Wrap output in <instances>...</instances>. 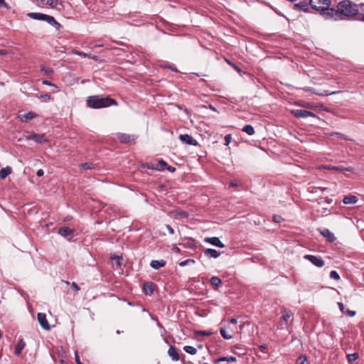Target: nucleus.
Here are the masks:
<instances>
[{
    "instance_id": "nucleus-36",
    "label": "nucleus",
    "mask_w": 364,
    "mask_h": 364,
    "mask_svg": "<svg viewBox=\"0 0 364 364\" xmlns=\"http://www.w3.org/2000/svg\"><path fill=\"white\" fill-rule=\"evenodd\" d=\"M294 7L298 9L306 10V8H307V4H306V2H300V3H298V4H296L294 5Z\"/></svg>"
},
{
    "instance_id": "nucleus-49",
    "label": "nucleus",
    "mask_w": 364,
    "mask_h": 364,
    "mask_svg": "<svg viewBox=\"0 0 364 364\" xmlns=\"http://www.w3.org/2000/svg\"><path fill=\"white\" fill-rule=\"evenodd\" d=\"M2 6L6 9L9 8V5L5 2L4 0H0V8Z\"/></svg>"
},
{
    "instance_id": "nucleus-8",
    "label": "nucleus",
    "mask_w": 364,
    "mask_h": 364,
    "mask_svg": "<svg viewBox=\"0 0 364 364\" xmlns=\"http://www.w3.org/2000/svg\"><path fill=\"white\" fill-rule=\"evenodd\" d=\"M27 140H33L37 144H43L48 141L46 134H31L26 136Z\"/></svg>"
},
{
    "instance_id": "nucleus-19",
    "label": "nucleus",
    "mask_w": 364,
    "mask_h": 364,
    "mask_svg": "<svg viewBox=\"0 0 364 364\" xmlns=\"http://www.w3.org/2000/svg\"><path fill=\"white\" fill-rule=\"evenodd\" d=\"M168 354L173 360L177 361L179 360L178 350L175 347L171 346L168 350Z\"/></svg>"
},
{
    "instance_id": "nucleus-62",
    "label": "nucleus",
    "mask_w": 364,
    "mask_h": 364,
    "mask_svg": "<svg viewBox=\"0 0 364 364\" xmlns=\"http://www.w3.org/2000/svg\"><path fill=\"white\" fill-rule=\"evenodd\" d=\"M6 54V51L5 50H0V55H5Z\"/></svg>"
},
{
    "instance_id": "nucleus-11",
    "label": "nucleus",
    "mask_w": 364,
    "mask_h": 364,
    "mask_svg": "<svg viewBox=\"0 0 364 364\" xmlns=\"http://www.w3.org/2000/svg\"><path fill=\"white\" fill-rule=\"evenodd\" d=\"M38 321L41 326L45 330H50V326L46 319V316L43 313H38L37 315Z\"/></svg>"
},
{
    "instance_id": "nucleus-12",
    "label": "nucleus",
    "mask_w": 364,
    "mask_h": 364,
    "mask_svg": "<svg viewBox=\"0 0 364 364\" xmlns=\"http://www.w3.org/2000/svg\"><path fill=\"white\" fill-rule=\"evenodd\" d=\"M167 166V164L164 160H160L157 164H147L146 167L149 169H154L159 171H164Z\"/></svg>"
},
{
    "instance_id": "nucleus-31",
    "label": "nucleus",
    "mask_w": 364,
    "mask_h": 364,
    "mask_svg": "<svg viewBox=\"0 0 364 364\" xmlns=\"http://www.w3.org/2000/svg\"><path fill=\"white\" fill-rule=\"evenodd\" d=\"M210 284L215 287H218L220 284H221V279L218 277H213L210 278Z\"/></svg>"
},
{
    "instance_id": "nucleus-29",
    "label": "nucleus",
    "mask_w": 364,
    "mask_h": 364,
    "mask_svg": "<svg viewBox=\"0 0 364 364\" xmlns=\"http://www.w3.org/2000/svg\"><path fill=\"white\" fill-rule=\"evenodd\" d=\"M291 316V314L289 311L284 310L283 311L282 316L281 317V320L282 321H284L285 323V324H287L288 323Z\"/></svg>"
},
{
    "instance_id": "nucleus-59",
    "label": "nucleus",
    "mask_w": 364,
    "mask_h": 364,
    "mask_svg": "<svg viewBox=\"0 0 364 364\" xmlns=\"http://www.w3.org/2000/svg\"><path fill=\"white\" fill-rule=\"evenodd\" d=\"M112 259L116 260L118 264H119V262L121 260V257L119 256L113 257Z\"/></svg>"
},
{
    "instance_id": "nucleus-55",
    "label": "nucleus",
    "mask_w": 364,
    "mask_h": 364,
    "mask_svg": "<svg viewBox=\"0 0 364 364\" xmlns=\"http://www.w3.org/2000/svg\"><path fill=\"white\" fill-rule=\"evenodd\" d=\"M281 219H282L281 217L279 216V215H274V221L276 222V223H279Z\"/></svg>"
},
{
    "instance_id": "nucleus-24",
    "label": "nucleus",
    "mask_w": 364,
    "mask_h": 364,
    "mask_svg": "<svg viewBox=\"0 0 364 364\" xmlns=\"http://www.w3.org/2000/svg\"><path fill=\"white\" fill-rule=\"evenodd\" d=\"M304 90L306 92H312L314 94H316V95H318L320 96H327V95H333V94L336 93V92H328L327 91H323L322 92H316L311 87H304Z\"/></svg>"
},
{
    "instance_id": "nucleus-3",
    "label": "nucleus",
    "mask_w": 364,
    "mask_h": 364,
    "mask_svg": "<svg viewBox=\"0 0 364 364\" xmlns=\"http://www.w3.org/2000/svg\"><path fill=\"white\" fill-rule=\"evenodd\" d=\"M338 12L345 17H350L357 14L358 9L356 5L348 1H344L338 4Z\"/></svg>"
},
{
    "instance_id": "nucleus-48",
    "label": "nucleus",
    "mask_w": 364,
    "mask_h": 364,
    "mask_svg": "<svg viewBox=\"0 0 364 364\" xmlns=\"http://www.w3.org/2000/svg\"><path fill=\"white\" fill-rule=\"evenodd\" d=\"M338 305L339 309L343 314L345 312V306H344L343 304L341 302H338Z\"/></svg>"
},
{
    "instance_id": "nucleus-33",
    "label": "nucleus",
    "mask_w": 364,
    "mask_h": 364,
    "mask_svg": "<svg viewBox=\"0 0 364 364\" xmlns=\"http://www.w3.org/2000/svg\"><path fill=\"white\" fill-rule=\"evenodd\" d=\"M118 138L122 143H127L130 140V136L126 134H118Z\"/></svg>"
},
{
    "instance_id": "nucleus-18",
    "label": "nucleus",
    "mask_w": 364,
    "mask_h": 364,
    "mask_svg": "<svg viewBox=\"0 0 364 364\" xmlns=\"http://www.w3.org/2000/svg\"><path fill=\"white\" fill-rule=\"evenodd\" d=\"M204 254L208 257L218 258L220 253L217 250L211 248H208L204 250Z\"/></svg>"
},
{
    "instance_id": "nucleus-47",
    "label": "nucleus",
    "mask_w": 364,
    "mask_h": 364,
    "mask_svg": "<svg viewBox=\"0 0 364 364\" xmlns=\"http://www.w3.org/2000/svg\"><path fill=\"white\" fill-rule=\"evenodd\" d=\"M71 288L75 291H78L80 290V287L75 282H73L71 284Z\"/></svg>"
},
{
    "instance_id": "nucleus-64",
    "label": "nucleus",
    "mask_w": 364,
    "mask_h": 364,
    "mask_svg": "<svg viewBox=\"0 0 364 364\" xmlns=\"http://www.w3.org/2000/svg\"><path fill=\"white\" fill-rule=\"evenodd\" d=\"M168 68H170L171 70H172L173 71H176V69L174 68L173 66H168Z\"/></svg>"
},
{
    "instance_id": "nucleus-17",
    "label": "nucleus",
    "mask_w": 364,
    "mask_h": 364,
    "mask_svg": "<svg viewBox=\"0 0 364 364\" xmlns=\"http://www.w3.org/2000/svg\"><path fill=\"white\" fill-rule=\"evenodd\" d=\"M73 233V230L68 227H63L59 229L58 234L64 237H68Z\"/></svg>"
},
{
    "instance_id": "nucleus-30",
    "label": "nucleus",
    "mask_w": 364,
    "mask_h": 364,
    "mask_svg": "<svg viewBox=\"0 0 364 364\" xmlns=\"http://www.w3.org/2000/svg\"><path fill=\"white\" fill-rule=\"evenodd\" d=\"M242 132L247 133L248 135H253L255 134V129L250 124H247L242 128Z\"/></svg>"
},
{
    "instance_id": "nucleus-7",
    "label": "nucleus",
    "mask_w": 364,
    "mask_h": 364,
    "mask_svg": "<svg viewBox=\"0 0 364 364\" xmlns=\"http://www.w3.org/2000/svg\"><path fill=\"white\" fill-rule=\"evenodd\" d=\"M304 258L310 261L313 264L318 267H322L324 265V261L319 256L306 255Z\"/></svg>"
},
{
    "instance_id": "nucleus-38",
    "label": "nucleus",
    "mask_w": 364,
    "mask_h": 364,
    "mask_svg": "<svg viewBox=\"0 0 364 364\" xmlns=\"http://www.w3.org/2000/svg\"><path fill=\"white\" fill-rule=\"evenodd\" d=\"M358 353H352V354L348 355V360L349 363H352V362L355 361V360L358 359Z\"/></svg>"
},
{
    "instance_id": "nucleus-14",
    "label": "nucleus",
    "mask_w": 364,
    "mask_h": 364,
    "mask_svg": "<svg viewBox=\"0 0 364 364\" xmlns=\"http://www.w3.org/2000/svg\"><path fill=\"white\" fill-rule=\"evenodd\" d=\"M320 233L329 242H332L336 240L334 234L328 229H323L320 230Z\"/></svg>"
},
{
    "instance_id": "nucleus-15",
    "label": "nucleus",
    "mask_w": 364,
    "mask_h": 364,
    "mask_svg": "<svg viewBox=\"0 0 364 364\" xmlns=\"http://www.w3.org/2000/svg\"><path fill=\"white\" fill-rule=\"evenodd\" d=\"M43 21H46L48 24L53 26L56 29H59L61 27V25L55 19L54 17L47 14L46 15Z\"/></svg>"
},
{
    "instance_id": "nucleus-50",
    "label": "nucleus",
    "mask_w": 364,
    "mask_h": 364,
    "mask_svg": "<svg viewBox=\"0 0 364 364\" xmlns=\"http://www.w3.org/2000/svg\"><path fill=\"white\" fill-rule=\"evenodd\" d=\"M82 168H85V169H90L92 168V166L90 164H88V163H85L81 165Z\"/></svg>"
},
{
    "instance_id": "nucleus-45",
    "label": "nucleus",
    "mask_w": 364,
    "mask_h": 364,
    "mask_svg": "<svg viewBox=\"0 0 364 364\" xmlns=\"http://www.w3.org/2000/svg\"><path fill=\"white\" fill-rule=\"evenodd\" d=\"M41 98H42L45 101H48L51 99V96L49 94H44L41 95Z\"/></svg>"
},
{
    "instance_id": "nucleus-44",
    "label": "nucleus",
    "mask_w": 364,
    "mask_h": 364,
    "mask_svg": "<svg viewBox=\"0 0 364 364\" xmlns=\"http://www.w3.org/2000/svg\"><path fill=\"white\" fill-rule=\"evenodd\" d=\"M343 314L348 316L353 317L355 316V312L351 310H347Z\"/></svg>"
},
{
    "instance_id": "nucleus-54",
    "label": "nucleus",
    "mask_w": 364,
    "mask_h": 364,
    "mask_svg": "<svg viewBox=\"0 0 364 364\" xmlns=\"http://www.w3.org/2000/svg\"><path fill=\"white\" fill-rule=\"evenodd\" d=\"M166 169H167L168 171H169L170 172L173 173L175 171L176 168L173 166H166Z\"/></svg>"
},
{
    "instance_id": "nucleus-21",
    "label": "nucleus",
    "mask_w": 364,
    "mask_h": 364,
    "mask_svg": "<svg viewBox=\"0 0 364 364\" xmlns=\"http://www.w3.org/2000/svg\"><path fill=\"white\" fill-rule=\"evenodd\" d=\"M46 14H41V13H36V12H32L28 13V16L30 17L32 19L38 20V21H44V18L46 17Z\"/></svg>"
},
{
    "instance_id": "nucleus-35",
    "label": "nucleus",
    "mask_w": 364,
    "mask_h": 364,
    "mask_svg": "<svg viewBox=\"0 0 364 364\" xmlns=\"http://www.w3.org/2000/svg\"><path fill=\"white\" fill-rule=\"evenodd\" d=\"M196 262V261L194 259H188L186 260H184V261H182L179 263V266L181 267H185L188 264H194Z\"/></svg>"
},
{
    "instance_id": "nucleus-56",
    "label": "nucleus",
    "mask_w": 364,
    "mask_h": 364,
    "mask_svg": "<svg viewBox=\"0 0 364 364\" xmlns=\"http://www.w3.org/2000/svg\"><path fill=\"white\" fill-rule=\"evenodd\" d=\"M87 58H91L92 60H98V58H99L98 56H97V55H91L90 54H88Z\"/></svg>"
},
{
    "instance_id": "nucleus-22",
    "label": "nucleus",
    "mask_w": 364,
    "mask_h": 364,
    "mask_svg": "<svg viewBox=\"0 0 364 364\" xmlns=\"http://www.w3.org/2000/svg\"><path fill=\"white\" fill-rule=\"evenodd\" d=\"M166 262L164 260H152L150 266L154 269H159L161 267H164Z\"/></svg>"
},
{
    "instance_id": "nucleus-10",
    "label": "nucleus",
    "mask_w": 364,
    "mask_h": 364,
    "mask_svg": "<svg viewBox=\"0 0 364 364\" xmlns=\"http://www.w3.org/2000/svg\"><path fill=\"white\" fill-rule=\"evenodd\" d=\"M179 139L183 144H186L193 146H197L198 144V141L189 134H181L179 136Z\"/></svg>"
},
{
    "instance_id": "nucleus-43",
    "label": "nucleus",
    "mask_w": 364,
    "mask_h": 364,
    "mask_svg": "<svg viewBox=\"0 0 364 364\" xmlns=\"http://www.w3.org/2000/svg\"><path fill=\"white\" fill-rule=\"evenodd\" d=\"M231 139H232V136H231V134H227L225 135V144L226 146H228L230 144V143L231 142Z\"/></svg>"
},
{
    "instance_id": "nucleus-53",
    "label": "nucleus",
    "mask_w": 364,
    "mask_h": 364,
    "mask_svg": "<svg viewBox=\"0 0 364 364\" xmlns=\"http://www.w3.org/2000/svg\"><path fill=\"white\" fill-rule=\"evenodd\" d=\"M43 174H44V171H43V169H39V170H38V171H37V172H36V175H37L38 176H39V177L43 176Z\"/></svg>"
},
{
    "instance_id": "nucleus-27",
    "label": "nucleus",
    "mask_w": 364,
    "mask_h": 364,
    "mask_svg": "<svg viewBox=\"0 0 364 364\" xmlns=\"http://www.w3.org/2000/svg\"><path fill=\"white\" fill-rule=\"evenodd\" d=\"M236 360H237V359L234 356H227V357L223 356V357H220L218 359H216L215 360V363H221V362H224V361L233 363V362H235Z\"/></svg>"
},
{
    "instance_id": "nucleus-57",
    "label": "nucleus",
    "mask_w": 364,
    "mask_h": 364,
    "mask_svg": "<svg viewBox=\"0 0 364 364\" xmlns=\"http://www.w3.org/2000/svg\"><path fill=\"white\" fill-rule=\"evenodd\" d=\"M75 360H76L77 364H82V363L80 360V357H79V355H77V353H75Z\"/></svg>"
},
{
    "instance_id": "nucleus-42",
    "label": "nucleus",
    "mask_w": 364,
    "mask_h": 364,
    "mask_svg": "<svg viewBox=\"0 0 364 364\" xmlns=\"http://www.w3.org/2000/svg\"><path fill=\"white\" fill-rule=\"evenodd\" d=\"M198 336H210L211 332L205 331H198L196 333Z\"/></svg>"
},
{
    "instance_id": "nucleus-46",
    "label": "nucleus",
    "mask_w": 364,
    "mask_h": 364,
    "mask_svg": "<svg viewBox=\"0 0 364 364\" xmlns=\"http://www.w3.org/2000/svg\"><path fill=\"white\" fill-rule=\"evenodd\" d=\"M228 325H231L232 326L235 328H237V320L235 318H231Z\"/></svg>"
},
{
    "instance_id": "nucleus-13",
    "label": "nucleus",
    "mask_w": 364,
    "mask_h": 364,
    "mask_svg": "<svg viewBox=\"0 0 364 364\" xmlns=\"http://www.w3.org/2000/svg\"><path fill=\"white\" fill-rule=\"evenodd\" d=\"M205 242H208L212 245L223 248L225 247L224 244L217 237H205L204 239Z\"/></svg>"
},
{
    "instance_id": "nucleus-9",
    "label": "nucleus",
    "mask_w": 364,
    "mask_h": 364,
    "mask_svg": "<svg viewBox=\"0 0 364 364\" xmlns=\"http://www.w3.org/2000/svg\"><path fill=\"white\" fill-rule=\"evenodd\" d=\"M36 2L41 8H55L58 4V0H36Z\"/></svg>"
},
{
    "instance_id": "nucleus-25",
    "label": "nucleus",
    "mask_w": 364,
    "mask_h": 364,
    "mask_svg": "<svg viewBox=\"0 0 364 364\" xmlns=\"http://www.w3.org/2000/svg\"><path fill=\"white\" fill-rule=\"evenodd\" d=\"M12 172V169L10 166H6L0 170V178L1 179L6 178Z\"/></svg>"
},
{
    "instance_id": "nucleus-58",
    "label": "nucleus",
    "mask_w": 364,
    "mask_h": 364,
    "mask_svg": "<svg viewBox=\"0 0 364 364\" xmlns=\"http://www.w3.org/2000/svg\"><path fill=\"white\" fill-rule=\"evenodd\" d=\"M325 168H328V169H336V170H341V169L340 167H338V166H326Z\"/></svg>"
},
{
    "instance_id": "nucleus-40",
    "label": "nucleus",
    "mask_w": 364,
    "mask_h": 364,
    "mask_svg": "<svg viewBox=\"0 0 364 364\" xmlns=\"http://www.w3.org/2000/svg\"><path fill=\"white\" fill-rule=\"evenodd\" d=\"M41 70L47 75H51L53 73V70L50 68L41 67Z\"/></svg>"
},
{
    "instance_id": "nucleus-6",
    "label": "nucleus",
    "mask_w": 364,
    "mask_h": 364,
    "mask_svg": "<svg viewBox=\"0 0 364 364\" xmlns=\"http://www.w3.org/2000/svg\"><path fill=\"white\" fill-rule=\"evenodd\" d=\"M291 113L297 118H306L309 117H314L315 114L311 112L304 109H291Z\"/></svg>"
},
{
    "instance_id": "nucleus-51",
    "label": "nucleus",
    "mask_w": 364,
    "mask_h": 364,
    "mask_svg": "<svg viewBox=\"0 0 364 364\" xmlns=\"http://www.w3.org/2000/svg\"><path fill=\"white\" fill-rule=\"evenodd\" d=\"M166 228L170 234L173 235L174 233V230L169 225H166Z\"/></svg>"
},
{
    "instance_id": "nucleus-61",
    "label": "nucleus",
    "mask_w": 364,
    "mask_h": 364,
    "mask_svg": "<svg viewBox=\"0 0 364 364\" xmlns=\"http://www.w3.org/2000/svg\"><path fill=\"white\" fill-rule=\"evenodd\" d=\"M237 186V183L235 181H231L230 183V186H231V187H235V186Z\"/></svg>"
},
{
    "instance_id": "nucleus-1",
    "label": "nucleus",
    "mask_w": 364,
    "mask_h": 364,
    "mask_svg": "<svg viewBox=\"0 0 364 364\" xmlns=\"http://www.w3.org/2000/svg\"><path fill=\"white\" fill-rule=\"evenodd\" d=\"M87 103L90 107L94 109L107 107L117 104L116 101L110 97H100L97 95L89 97Z\"/></svg>"
},
{
    "instance_id": "nucleus-39",
    "label": "nucleus",
    "mask_w": 364,
    "mask_h": 364,
    "mask_svg": "<svg viewBox=\"0 0 364 364\" xmlns=\"http://www.w3.org/2000/svg\"><path fill=\"white\" fill-rule=\"evenodd\" d=\"M330 278L335 280H338L340 277L336 271L333 270L330 272Z\"/></svg>"
},
{
    "instance_id": "nucleus-4",
    "label": "nucleus",
    "mask_w": 364,
    "mask_h": 364,
    "mask_svg": "<svg viewBox=\"0 0 364 364\" xmlns=\"http://www.w3.org/2000/svg\"><path fill=\"white\" fill-rule=\"evenodd\" d=\"M237 332L238 328H235L231 325H228L225 327L221 328L220 330V333L222 337L226 340L231 339L233 337V336Z\"/></svg>"
},
{
    "instance_id": "nucleus-20",
    "label": "nucleus",
    "mask_w": 364,
    "mask_h": 364,
    "mask_svg": "<svg viewBox=\"0 0 364 364\" xmlns=\"http://www.w3.org/2000/svg\"><path fill=\"white\" fill-rule=\"evenodd\" d=\"M172 214L175 219H183L188 217V213L184 210H176Z\"/></svg>"
},
{
    "instance_id": "nucleus-63",
    "label": "nucleus",
    "mask_w": 364,
    "mask_h": 364,
    "mask_svg": "<svg viewBox=\"0 0 364 364\" xmlns=\"http://www.w3.org/2000/svg\"><path fill=\"white\" fill-rule=\"evenodd\" d=\"M260 348H261V350H262V351H264V349L266 348V346H260Z\"/></svg>"
},
{
    "instance_id": "nucleus-16",
    "label": "nucleus",
    "mask_w": 364,
    "mask_h": 364,
    "mask_svg": "<svg viewBox=\"0 0 364 364\" xmlns=\"http://www.w3.org/2000/svg\"><path fill=\"white\" fill-rule=\"evenodd\" d=\"M37 117V114L33 112H29L28 113L22 114L19 115V119L21 122H28L31 120Z\"/></svg>"
},
{
    "instance_id": "nucleus-37",
    "label": "nucleus",
    "mask_w": 364,
    "mask_h": 364,
    "mask_svg": "<svg viewBox=\"0 0 364 364\" xmlns=\"http://www.w3.org/2000/svg\"><path fill=\"white\" fill-rule=\"evenodd\" d=\"M306 362H307L306 356V355H300L296 360V364H306Z\"/></svg>"
},
{
    "instance_id": "nucleus-2",
    "label": "nucleus",
    "mask_w": 364,
    "mask_h": 364,
    "mask_svg": "<svg viewBox=\"0 0 364 364\" xmlns=\"http://www.w3.org/2000/svg\"><path fill=\"white\" fill-rule=\"evenodd\" d=\"M309 3L313 9L321 11L323 15L333 16L335 12V10L329 9L331 0H310Z\"/></svg>"
},
{
    "instance_id": "nucleus-23",
    "label": "nucleus",
    "mask_w": 364,
    "mask_h": 364,
    "mask_svg": "<svg viewBox=\"0 0 364 364\" xmlns=\"http://www.w3.org/2000/svg\"><path fill=\"white\" fill-rule=\"evenodd\" d=\"M357 201L358 198L355 196H346L343 199L344 204H355Z\"/></svg>"
},
{
    "instance_id": "nucleus-52",
    "label": "nucleus",
    "mask_w": 364,
    "mask_h": 364,
    "mask_svg": "<svg viewBox=\"0 0 364 364\" xmlns=\"http://www.w3.org/2000/svg\"><path fill=\"white\" fill-rule=\"evenodd\" d=\"M42 83L43 85H48V86H53V87L55 86L54 84H53L52 82H49L48 80H43Z\"/></svg>"
},
{
    "instance_id": "nucleus-41",
    "label": "nucleus",
    "mask_w": 364,
    "mask_h": 364,
    "mask_svg": "<svg viewBox=\"0 0 364 364\" xmlns=\"http://www.w3.org/2000/svg\"><path fill=\"white\" fill-rule=\"evenodd\" d=\"M72 53L77 55H80V56H82V57H84V58L88 56V54H87L85 53H83V52H81V51L76 50H72Z\"/></svg>"
},
{
    "instance_id": "nucleus-32",
    "label": "nucleus",
    "mask_w": 364,
    "mask_h": 364,
    "mask_svg": "<svg viewBox=\"0 0 364 364\" xmlns=\"http://www.w3.org/2000/svg\"><path fill=\"white\" fill-rule=\"evenodd\" d=\"M183 350L187 353H189L191 355H195L197 353V349L196 348H194L193 346H184Z\"/></svg>"
},
{
    "instance_id": "nucleus-34",
    "label": "nucleus",
    "mask_w": 364,
    "mask_h": 364,
    "mask_svg": "<svg viewBox=\"0 0 364 364\" xmlns=\"http://www.w3.org/2000/svg\"><path fill=\"white\" fill-rule=\"evenodd\" d=\"M296 105L298 106L305 107V108H309V109H313L315 107V106L313 104L309 103V102H297Z\"/></svg>"
},
{
    "instance_id": "nucleus-28",
    "label": "nucleus",
    "mask_w": 364,
    "mask_h": 364,
    "mask_svg": "<svg viewBox=\"0 0 364 364\" xmlns=\"http://www.w3.org/2000/svg\"><path fill=\"white\" fill-rule=\"evenodd\" d=\"M154 285L152 283H147L144 285V292L146 295H151L154 291Z\"/></svg>"
},
{
    "instance_id": "nucleus-26",
    "label": "nucleus",
    "mask_w": 364,
    "mask_h": 364,
    "mask_svg": "<svg viewBox=\"0 0 364 364\" xmlns=\"http://www.w3.org/2000/svg\"><path fill=\"white\" fill-rule=\"evenodd\" d=\"M25 346H26V343L23 341V339L19 340V341L18 342V343L16 344V348H15L16 355H19L21 354L22 350L25 348Z\"/></svg>"
},
{
    "instance_id": "nucleus-60",
    "label": "nucleus",
    "mask_w": 364,
    "mask_h": 364,
    "mask_svg": "<svg viewBox=\"0 0 364 364\" xmlns=\"http://www.w3.org/2000/svg\"><path fill=\"white\" fill-rule=\"evenodd\" d=\"M172 250L176 252H180V249L176 246V245H173V247H172Z\"/></svg>"
},
{
    "instance_id": "nucleus-5",
    "label": "nucleus",
    "mask_w": 364,
    "mask_h": 364,
    "mask_svg": "<svg viewBox=\"0 0 364 364\" xmlns=\"http://www.w3.org/2000/svg\"><path fill=\"white\" fill-rule=\"evenodd\" d=\"M332 202L331 199L320 198L317 203L316 211L324 214L328 210V205Z\"/></svg>"
}]
</instances>
